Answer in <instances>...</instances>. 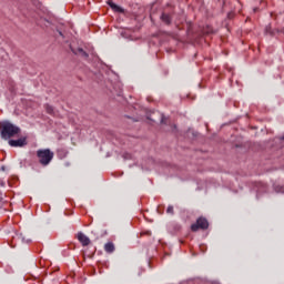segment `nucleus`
<instances>
[{
	"mask_svg": "<svg viewBox=\"0 0 284 284\" xmlns=\"http://www.w3.org/2000/svg\"><path fill=\"white\" fill-rule=\"evenodd\" d=\"M108 6H110L111 10H113V12H120L121 14H123V12H125V10L123 8H121L120 6H118L116 3L109 1Z\"/></svg>",
	"mask_w": 284,
	"mask_h": 284,
	"instance_id": "6e6552de",
	"label": "nucleus"
},
{
	"mask_svg": "<svg viewBox=\"0 0 284 284\" xmlns=\"http://www.w3.org/2000/svg\"><path fill=\"white\" fill-rule=\"evenodd\" d=\"M176 130V125H171V129H169V132H174Z\"/></svg>",
	"mask_w": 284,
	"mask_h": 284,
	"instance_id": "f3484780",
	"label": "nucleus"
},
{
	"mask_svg": "<svg viewBox=\"0 0 284 284\" xmlns=\"http://www.w3.org/2000/svg\"><path fill=\"white\" fill-rule=\"evenodd\" d=\"M9 145H11V148H23L24 145H28V142L26 141V138H20L18 140H9Z\"/></svg>",
	"mask_w": 284,
	"mask_h": 284,
	"instance_id": "39448f33",
	"label": "nucleus"
},
{
	"mask_svg": "<svg viewBox=\"0 0 284 284\" xmlns=\"http://www.w3.org/2000/svg\"><path fill=\"white\" fill-rule=\"evenodd\" d=\"M210 227V223L207 222V219L200 217L196 220V223L191 225L192 232H199V230H207Z\"/></svg>",
	"mask_w": 284,
	"mask_h": 284,
	"instance_id": "20e7f679",
	"label": "nucleus"
},
{
	"mask_svg": "<svg viewBox=\"0 0 284 284\" xmlns=\"http://www.w3.org/2000/svg\"><path fill=\"white\" fill-rule=\"evenodd\" d=\"M160 19L166 26H170V23H172V17H170V14H168V13H162Z\"/></svg>",
	"mask_w": 284,
	"mask_h": 284,
	"instance_id": "1a4fd4ad",
	"label": "nucleus"
},
{
	"mask_svg": "<svg viewBox=\"0 0 284 284\" xmlns=\"http://www.w3.org/2000/svg\"><path fill=\"white\" fill-rule=\"evenodd\" d=\"M45 111L48 114L54 115V106L50 105V104H45Z\"/></svg>",
	"mask_w": 284,
	"mask_h": 284,
	"instance_id": "9b49d317",
	"label": "nucleus"
},
{
	"mask_svg": "<svg viewBox=\"0 0 284 284\" xmlns=\"http://www.w3.org/2000/svg\"><path fill=\"white\" fill-rule=\"evenodd\" d=\"M115 247H114V243L109 242L104 245V252H106L108 254H112V252H114Z\"/></svg>",
	"mask_w": 284,
	"mask_h": 284,
	"instance_id": "9d476101",
	"label": "nucleus"
},
{
	"mask_svg": "<svg viewBox=\"0 0 284 284\" xmlns=\"http://www.w3.org/2000/svg\"><path fill=\"white\" fill-rule=\"evenodd\" d=\"M146 119L152 123H156V121H161L162 125H170V120L163 115V113L159 111H149L146 110Z\"/></svg>",
	"mask_w": 284,
	"mask_h": 284,
	"instance_id": "7ed1b4c3",
	"label": "nucleus"
},
{
	"mask_svg": "<svg viewBox=\"0 0 284 284\" xmlns=\"http://www.w3.org/2000/svg\"><path fill=\"white\" fill-rule=\"evenodd\" d=\"M37 158L40 165L45 168L52 163V159H54V152H52L50 149H40L37 151Z\"/></svg>",
	"mask_w": 284,
	"mask_h": 284,
	"instance_id": "f03ea898",
	"label": "nucleus"
},
{
	"mask_svg": "<svg viewBox=\"0 0 284 284\" xmlns=\"http://www.w3.org/2000/svg\"><path fill=\"white\" fill-rule=\"evenodd\" d=\"M274 191L277 193V194H284V187L282 185H274Z\"/></svg>",
	"mask_w": 284,
	"mask_h": 284,
	"instance_id": "f8f14e48",
	"label": "nucleus"
},
{
	"mask_svg": "<svg viewBox=\"0 0 284 284\" xmlns=\"http://www.w3.org/2000/svg\"><path fill=\"white\" fill-rule=\"evenodd\" d=\"M71 52H73V54H77L78 57H82V59H88L90 57V54H88V52H85L83 48L74 49L71 47Z\"/></svg>",
	"mask_w": 284,
	"mask_h": 284,
	"instance_id": "0eeeda50",
	"label": "nucleus"
},
{
	"mask_svg": "<svg viewBox=\"0 0 284 284\" xmlns=\"http://www.w3.org/2000/svg\"><path fill=\"white\" fill-rule=\"evenodd\" d=\"M77 239L83 247H88V245H90L91 243L90 237L83 234V232H79L77 235Z\"/></svg>",
	"mask_w": 284,
	"mask_h": 284,
	"instance_id": "423d86ee",
	"label": "nucleus"
},
{
	"mask_svg": "<svg viewBox=\"0 0 284 284\" xmlns=\"http://www.w3.org/2000/svg\"><path fill=\"white\" fill-rule=\"evenodd\" d=\"M6 200H3V193L0 192V209L3 207Z\"/></svg>",
	"mask_w": 284,
	"mask_h": 284,
	"instance_id": "2eb2a0df",
	"label": "nucleus"
},
{
	"mask_svg": "<svg viewBox=\"0 0 284 284\" xmlns=\"http://www.w3.org/2000/svg\"><path fill=\"white\" fill-rule=\"evenodd\" d=\"M60 36H61V37H63V33H62V32H60Z\"/></svg>",
	"mask_w": 284,
	"mask_h": 284,
	"instance_id": "6ab92c4d",
	"label": "nucleus"
},
{
	"mask_svg": "<svg viewBox=\"0 0 284 284\" xmlns=\"http://www.w3.org/2000/svg\"><path fill=\"white\" fill-rule=\"evenodd\" d=\"M166 214L173 215L174 214V206L169 205L168 209H166Z\"/></svg>",
	"mask_w": 284,
	"mask_h": 284,
	"instance_id": "ddd939ff",
	"label": "nucleus"
},
{
	"mask_svg": "<svg viewBox=\"0 0 284 284\" xmlns=\"http://www.w3.org/2000/svg\"><path fill=\"white\" fill-rule=\"evenodd\" d=\"M229 19H232V13H229Z\"/></svg>",
	"mask_w": 284,
	"mask_h": 284,
	"instance_id": "a211bd4d",
	"label": "nucleus"
},
{
	"mask_svg": "<svg viewBox=\"0 0 284 284\" xmlns=\"http://www.w3.org/2000/svg\"><path fill=\"white\" fill-rule=\"evenodd\" d=\"M18 134H21V128L12 124V122L6 121L0 124V136L4 141H9V139H12Z\"/></svg>",
	"mask_w": 284,
	"mask_h": 284,
	"instance_id": "f257e3e1",
	"label": "nucleus"
},
{
	"mask_svg": "<svg viewBox=\"0 0 284 284\" xmlns=\"http://www.w3.org/2000/svg\"><path fill=\"white\" fill-rule=\"evenodd\" d=\"M258 9H254V12H256Z\"/></svg>",
	"mask_w": 284,
	"mask_h": 284,
	"instance_id": "aec40b11",
	"label": "nucleus"
},
{
	"mask_svg": "<svg viewBox=\"0 0 284 284\" xmlns=\"http://www.w3.org/2000/svg\"><path fill=\"white\" fill-rule=\"evenodd\" d=\"M0 186H1V187H6V181L0 180Z\"/></svg>",
	"mask_w": 284,
	"mask_h": 284,
	"instance_id": "dca6fc26",
	"label": "nucleus"
},
{
	"mask_svg": "<svg viewBox=\"0 0 284 284\" xmlns=\"http://www.w3.org/2000/svg\"><path fill=\"white\" fill-rule=\"evenodd\" d=\"M265 32H266V34L274 36V31H272V27H271V26H267V27L265 28Z\"/></svg>",
	"mask_w": 284,
	"mask_h": 284,
	"instance_id": "4468645a",
	"label": "nucleus"
}]
</instances>
